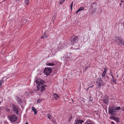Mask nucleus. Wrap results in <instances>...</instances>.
Returning a JSON list of instances; mask_svg holds the SVG:
<instances>
[{"mask_svg":"<svg viewBox=\"0 0 124 124\" xmlns=\"http://www.w3.org/2000/svg\"><path fill=\"white\" fill-rule=\"evenodd\" d=\"M35 82L38 85L37 87V90L39 91V85H42L45 82L44 80H42L41 79L39 78H37L35 80Z\"/></svg>","mask_w":124,"mask_h":124,"instance_id":"1","label":"nucleus"},{"mask_svg":"<svg viewBox=\"0 0 124 124\" xmlns=\"http://www.w3.org/2000/svg\"><path fill=\"white\" fill-rule=\"evenodd\" d=\"M108 113L112 115H116L115 112H116L115 107L114 106H110L108 108Z\"/></svg>","mask_w":124,"mask_h":124,"instance_id":"2","label":"nucleus"},{"mask_svg":"<svg viewBox=\"0 0 124 124\" xmlns=\"http://www.w3.org/2000/svg\"><path fill=\"white\" fill-rule=\"evenodd\" d=\"M8 118L12 122H14L17 120V117L15 115H11L10 116H8Z\"/></svg>","mask_w":124,"mask_h":124,"instance_id":"3","label":"nucleus"},{"mask_svg":"<svg viewBox=\"0 0 124 124\" xmlns=\"http://www.w3.org/2000/svg\"><path fill=\"white\" fill-rule=\"evenodd\" d=\"M52 71V70L50 68L46 67L45 68L44 73L46 76H48L50 74Z\"/></svg>","mask_w":124,"mask_h":124,"instance_id":"4","label":"nucleus"},{"mask_svg":"<svg viewBox=\"0 0 124 124\" xmlns=\"http://www.w3.org/2000/svg\"><path fill=\"white\" fill-rule=\"evenodd\" d=\"M70 40L72 43H75L78 42V39L77 37L73 36H72Z\"/></svg>","mask_w":124,"mask_h":124,"instance_id":"5","label":"nucleus"},{"mask_svg":"<svg viewBox=\"0 0 124 124\" xmlns=\"http://www.w3.org/2000/svg\"><path fill=\"white\" fill-rule=\"evenodd\" d=\"M116 41L119 45L122 44V41L120 38L119 37H117L115 38Z\"/></svg>","mask_w":124,"mask_h":124,"instance_id":"6","label":"nucleus"},{"mask_svg":"<svg viewBox=\"0 0 124 124\" xmlns=\"http://www.w3.org/2000/svg\"><path fill=\"white\" fill-rule=\"evenodd\" d=\"M97 85L98 86V87L99 88H101V85H102L103 84V81L101 80H99L97 82Z\"/></svg>","mask_w":124,"mask_h":124,"instance_id":"7","label":"nucleus"},{"mask_svg":"<svg viewBox=\"0 0 124 124\" xmlns=\"http://www.w3.org/2000/svg\"><path fill=\"white\" fill-rule=\"evenodd\" d=\"M84 122V121L83 120H77L75 121L74 123V124H82V123Z\"/></svg>","mask_w":124,"mask_h":124,"instance_id":"8","label":"nucleus"},{"mask_svg":"<svg viewBox=\"0 0 124 124\" xmlns=\"http://www.w3.org/2000/svg\"><path fill=\"white\" fill-rule=\"evenodd\" d=\"M13 108L14 111L16 114H17L18 112L17 107L15 106H13Z\"/></svg>","mask_w":124,"mask_h":124,"instance_id":"9","label":"nucleus"},{"mask_svg":"<svg viewBox=\"0 0 124 124\" xmlns=\"http://www.w3.org/2000/svg\"><path fill=\"white\" fill-rule=\"evenodd\" d=\"M108 98L107 97H106L105 99L103 100L105 104H107L108 103Z\"/></svg>","mask_w":124,"mask_h":124,"instance_id":"10","label":"nucleus"},{"mask_svg":"<svg viewBox=\"0 0 124 124\" xmlns=\"http://www.w3.org/2000/svg\"><path fill=\"white\" fill-rule=\"evenodd\" d=\"M84 9V8L83 7H80L79 8V9L76 12V13L77 14L78 13L79 11H81L83 10Z\"/></svg>","mask_w":124,"mask_h":124,"instance_id":"11","label":"nucleus"},{"mask_svg":"<svg viewBox=\"0 0 124 124\" xmlns=\"http://www.w3.org/2000/svg\"><path fill=\"white\" fill-rule=\"evenodd\" d=\"M46 86V85H43L41 87V90L40 91L43 92L45 89V88Z\"/></svg>","mask_w":124,"mask_h":124,"instance_id":"12","label":"nucleus"},{"mask_svg":"<svg viewBox=\"0 0 124 124\" xmlns=\"http://www.w3.org/2000/svg\"><path fill=\"white\" fill-rule=\"evenodd\" d=\"M46 65L47 66H53L55 65V64L54 63H50L48 62H47V63Z\"/></svg>","mask_w":124,"mask_h":124,"instance_id":"13","label":"nucleus"},{"mask_svg":"<svg viewBox=\"0 0 124 124\" xmlns=\"http://www.w3.org/2000/svg\"><path fill=\"white\" fill-rule=\"evenodd\" d=\"M107 72V70L106 68L104 69V71L103 72L102 74V76L103 77H104L105 76Z\"/></svg>","mask_w":124,"mask_h":124,"instance_id":"14","label":"nucleus"},{"mask_svg":"<svg viewBox=\"0 0 124 124\" xmlns=\"http://www.w3.org/2000/svg\"><path fill=\"white\" fill-rule=\"evenodd\" d=\"M32 110L34 112V114L36 115L37 113V109L33 107L32 108Z\"/></svg>","mask_w":124,"mask_h":124,"instance_id":"15","label":"nucleus"},{"mask_svg":"<svg viewBox=\"0 0 124 124\" xmlns=\"http://www.w3.org/2000/svg\"><path fill=\"white\" fill-rule=\"evenodd\" d=\"M54 98L56 100H57V98L59 97L58 95L56 93H54Z\"/></svg>","mask_w":124,"mask_h":124,"instance_id":"16","label":"nucleus"},{"mask_svg":"<svg viewBox=\"0 0 124 124\" xmlns=\"http://www.w3.org/2000/svg\"><path fill=\"white\" fill-rule=\"evenodd\" d=\"M84 124H93L90 120H87Z\"/></svg>","mask_w":124,"mask_h":124,"instance_id":"17","label":"nucleus"},{"mask_svg":"<svg viewBox=\"0 0 124 124\" xmlns=\"http://www.w3.org/2000/svg\"><path fill=\"white\" fill-rule=\"evenodd\" d=\"M114 120L117 123H118L119 122V118L115 117L114 119Z\"/></svg>","mask_w":124,"mask_h":124,"instance_id":"18","label":"nucleus"},{"mask_svg":"<svg viewBox=\"0 0 124 124\" xmlns=\"http://www.w3.org/2000/svg\"><path fill=\"white\" fill-rule=\"evenodd\" d=\"M112 81L114 83H116V79L113 76V75H112Z\"/></svg>","mask_w":124,"mask_h":124,"instance_id":"19","label":"nucleus"},{"mask_svg":"<svg viewBox=\"0 0 124 124\" xmlns=\"http://www.w3.org/2000/svg\"><path fill=\"white\" fill-rule=\"evenodd\" d=\"M24 3L26 5H28L29 3V0H25Z\"/></svg>","mask_w":124,"mask_h":124,"instance_id":"20","label":"nucleus"},{"mask_svg":"<svg viewBox=\"0 0 124 124\" xmlns=\"http://www.w3.org/2000/svg\"><path fill=\"white\" fill-rule=\"evenodd\" d=\"M116 111L117 110H119L121 108L120 107H117L115 108Z\"/></svg>","mask_w":124,"mask_h":124,"instance_id":"21","label":"nucleus"},{"mask_svg":"<svg viewBox=\"0 0 124 124\" xmlns=\"http://www.w3.org/2000/svg\"><path fill=\"white\" fill-rule=\"evenodd\" d=\"M47 115L48 116V117L49 119H51V116L49 113L47 114Z\"/></svg>","mask_w":124,"mask_h":124,"instance_id":"22","label":"nucleus"},{"mask_svg":"<svg viewBox=\"0 0 124 124\" xmlns=\"http://www.w3.org/2000/svg\"><path fill=\"white\" fill-rule=\"evenodd\" d=\"M115 118V117L114 116H111L109 117V119H112L114 120V118Z\"/></svg>","mask_w":124,"mask_h":124,"instance_id":"23","label":"nucleus"},{"mask_svg":"<svg viewBox=\"0 0 124 124\" xmlns=\"http://www.w3.org/2000/svg\"><path fill=\"white\" fill-rule=\"evenodd\" d=\"M65 0H60V4H62V3Z\"/></svg>","mask_w":124,"mask_h":124,"instance_id":"24","label":"nucleus"},{"mask_svg":"<svg viewBox=\"0 0 124 124\" xmlns=\"http://www.w3.org/2000/svg\"><path fill=\"white\" fill-rule=\"evenodd\" d=\"M41 100L40 99H39L37 101V103H40L41 101Z\"/></svg>","mask_w":124,"mask_h":124,"instance_id":"25","label":"nucleus"},{"mask_svg":"<svg viewBox=\"0 0 124 124\" xmlns=\"http://www.w3.org/2000/svg\"><path fill=\"white\" fill-rule=\"evenodd\" d=\"M47 37V35L45 33L44 35V38H46Z\"/></svg>","mask_w":124,"mask_h":124,"instance_id":"26","label":"nucleus"},{"mask_svg":"<svg viewBox=\"0 0 124 124\" xmlns=\"http://www.w3.org/2000/svg\"><path fill=\"white\" fill-rule=\"evenodd\" d=\"M95 9H93L92 10V13H94L95 12Z\"/></svg>","mask_w":124,"mask_h":124,"instance_id":"27","label":"nucleus"},{"mask_svg":"<svg viewBox=\"0 0 124 124\" xmlns=\"http://www.w3.org/2000/svg\"><path fill=\"white\" fill-rule=\"evenodd\" d=\"M89 68V67L88 66H87V67H85V69L86 70H87V69H88V68Z\"/></svg>","mask_w":124,"mask_h":124,"instance_id":"28","label":"nucleus"},{"mask_svg":"<svg viewBox=\"0 0 124 124\" xmlns=\"http://www.w3.org/2000/svg\"><path fill=\"white\" fill-rule=\"evenodd\" d=\"M72 6H73V5H71L70 6V8H71V10H72Z\"/></svg>","mask_w":124,"mask_h":124,"instance_id":"29","label":"nucleus"},{"mask_svg":"<svg viewBox=\"0 0 124 124\" xmlns=\"http://www.w3.org/2000/svg\"><path fill=\"white\" fill-rule=\"evenodd\" d=\"M23 21L24 22L23 23H26V21L25 20H23Z\"/></svg>","mask_w":124,"mask_h":124,"instance_id":"30","label":"nucleus"},{"mask_svg":"<svg viewBox=\"0 0 124 124\" xmlns=\"http://www.w3.org/2000/svg\"><path fill=\"white\" fill-rule=\"evenodd\" d=\"M111 123L112 124H115V123H114V122H111Z\"/></svg>","mask_w":124,"mask_h":124,"instance_id":"31","label":"nucleus"},{"mask_svg":"<svg viewBox=\"0 0 124 124\" xmlns=\"http://www.w3.org/2000/svg\"><path fill=\"white\" fill-rule=\"evenodd\" d=\"M44 37H43V36H42V37H41V39H44Z\"/></svg>","mask_w":124,"mask_h":124,"instance_id":"32","label":"nucleus"},{"mask_svg":"<svg viewBox=\"0 0 124 124\" xmlns=\"http://www.w3.org/2000/svg\"><path fill=\"white\" fill-rule=\"evenodd\" d=\"M71 99V100H72V102H73L74 103V101H73V99Z\"/></svg>","mask_w":124,"mask_h":124,"instance_id":"33","label":"nucleus"},{"mask_svg":"<svg viewBox=\"0 0 124 124\" xmlns=\"http://www.w3.org/2000/svg\"><path fill=\"white\" fill-rule=\"evenodd\" d=\"M122 44L124 46V42L122 43Z\"/></svg>","mask_w":124,"mask_h":124,"instance_id":"34","label":"nucleus"},{"mask_svg":"<svg viewBox=\"0 0 124 124\" xmlns=\"http://www.w3.org/2000/svg\"><path fill=\"white\" fill-rule=\"evenodd\" d=\"M73 2H71V5H73Z\"/></svg>","mask_w":124,"mask_h":124,"instance_id":"35","label":"nucleus"},{"mask_svg":"<svg viewBox=\"0 0 124 124\" xmlns=\"http://www.w3.org/2000/svg\"><path fill=\"white\" fill-rule=\"evenodd\" d=\"M3 102V101L2 100L1 101H0V103H1L2 102Z\"/></svg>","mask_w":124,"mask_h":124,"instance_id":"36","label":"nucleus"},{"mask_svg":"<svg viewBox=\"0 0 124 124\" xmlns=\"http://www.w3.org/2000/svg\"><path fill=\"white\" fill-rule=\"evenodd\" d=\"M26 124H28V123H27V122H26Z\"/></svg>","mask_w":124,"mask_h":124,"instance_id":"37","label":"nucleus"},{"mask_svg":"<svg viewBox=\"0 0 124 124\" xmlns=\"http://www.w3.org/2000/svg\"><path fill=\"white\" fill-rule=\"evenodd\" d=\"M20 100H19V101L20 102Z\"/></svg>","mask_w":124,"mask_h":124,"instance_id":"38","label":"nucleus"},{"mask_svg":"<svg viewBox=\"0 0 124 124\" xmlns=\"http://www.w3.org/2000/svg\"><path fill=\"white\" fill-rule=\"evenodd\" d=\"M121 5V4H120V5Z\"/></svg>","mask_w":124,"mask_h":124,"instance_id":"39","label":"nucleus"},{"mask_svg":"<svg viewBox=\"0 0 124 124\" xmlns=\"http://www.w3.org/2000/svg\"><path fill=\"white\" fill-rule=\"evenodd\" d=\"M121 1V2H122V1H122H122Z\"/></svg>","mask_w":124,"mask_h":124,"instance_id":"40","label":"nucleus"}]
</instances>
